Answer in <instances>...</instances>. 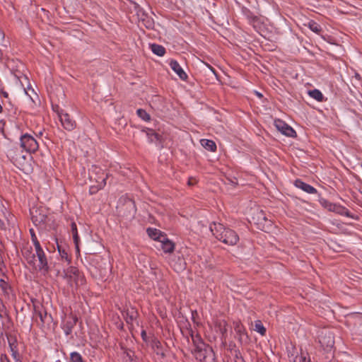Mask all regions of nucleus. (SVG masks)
Returning <instances> with one entry per match:
<instances>
[{
    "mask_svg": "<svg viewBox=\"0 0 362 362\" xmlns=\"http://www.w3.org/2000/svg\"><path fill=\"white\" fill-rule=\"evenodd\" d=\"M1 362H10V361L6 355H1Z\"/></svg>",
    "mask_w": 362,
    "mask_h": 362,
    "instance_id": "obj_35",
    "label": "nucleus"
},
{
    "mask_svg": "<svg viewBox=\"0 0 362 362\" xmlns=\"http://www.w3.org/2000/svg\"><path fill=\"white\" fill-rule=\"evenodd\" d=\"M356 317L358 318L361 324L358 326L354 327V335L355 336L356 339L362 341V315L358 314L356 315Z\"/></svg>",
    "mask_w": 362,
    "mask_h": 362,
    "instance_id": "obj_20",
    "label": "nucleus"
},
{
    "mask_svg": "<svg viewBox=\"0 0 362 362\" xmlns=\"http://www.w3.org/2000/svg\"><path fill=\"white\" fill-rule=\"evenodd\" d=\"M124 205H125L126 208L130 211V212H134L135 211L134 202L132 199H127L125 201V204Z\"/></svg>",
    "mask_w": 362,
    "mask_h": 362,
    "instance_id": "obj_28",
    "label": "nucleus"
},
{
    "mask_svg": "<svg viewBox=\"0 0 362 362\" xmlns=\"http://www.w3.org/2000/svg\"><path fill=\"white\" fill-rule=\"evenodd\" d=\"M137 115L144 121H149L151 119V117L148 113L146 112V110L143 109H138L136 111Z\"/></svg>",
    "mask_w": 362,
    "mask_h": 362,
    "instance_id": "obj_25",
    "label": "nucleus"
},
{
    "mask_svg": "<svg viewBox=\"0 0 362 362\" xmlns=\"http://www.w3.org/2000/svg\"><path fill=\"white\" fill-rule=\"evenodd\" d=\"M293 362H298V361H297V358H293Z\"/></svg>",
    "mask_w": 362,
    "mask_h": 362,
    "instance_id": "obj_43",
    "label": "nucleus"
},
{
    "mask_svg": "<svg viewBox=\"0 0 362 362\" xmlns=\"http://www.w3.org/2000/svg\"><path fill=\"white\" fill-rule=\"evenodd\" d=\"M2 110H3V107H2L1 105L0 104V113L2 112Z\"/></svg>",
    "mask_w": 362,
    "mask_h": 362,
    "instance_id": "obj_40",
    "label": "nucleus"
},
{
    "mask_svg": "<svg viewBox=\"0 0 362 362\" xmlns=\"http://www.w3.org/2000/svg\"><path fill=\"white\" fill-rule=\"evenodd\" d=\"M147 233L151 238L158 242H160L162 238L165 236L160 232V230L156 228H148Z\"/></svg>",
    "mask_w": 362,
    "mask_h": 362,
    "instance_id": "obj_16",
    "label": "nucleus"
},
{
    "mask_svg": "<svg viewBox=\"0 0 362 362\" xmlns=\"http://www.w3.org/2000/svg\"><path fill=\"white\" fill-rule=\"evenodd\" d=\"M235 329L237 332L241 333L243 331V326L240 324L237 323L235 325Z\"/></svg>",
    "mask_w": 362,
    "mask_h": 362,
    "instance_id": "obj_34",
    "label": "nucleus"
},
{
    "mask_svg": "<svg viewBox=\"0 0 362 362\" xmlns=\"http://www.w3.org/2000/svg\"><path fill=\"white\" fill-rule=\"evenodd\" d=\"M306 25L312 31H313L314 33H317V34H319L321 32V30H322V28H321L320 25L318 23H317L316 22L313 21H310L306 24Z\"/></svg>",
    "mask_w": 362,
    "mask_h": 362,
    "instance_id": "obj_22",
    "label": "nucleus"
},
{
    "mask_svg": "<svg viewBox=\"0 0 362 362\" xmlns=\"http://www.w3.org/2000/svg\"><path fill=\"white\" fill-rule=\"evenodd\" d=\"M35 315L36 318H39L42 325L47 322L51 318L50 316L47 315V312L43 309L42 307H35Z\"/></svg>",
    "mask_w": 362,
    "mask_h": 362,
    "instance_id": "obj_12",
    "label": "nucleus"
},
{
    "mask_svg": "<svg viewBox=\"0 0 362 362\" xmlns=\"http://www.w3.org/2000/svg\"><path fill=\"white\" fill-rule=\"evenodd\" d=\"M193 348L192 354L199 362H216V356L213 349L206 344L199 335H191Z\"/></svg>",
    "mask_w": 362,
    "mask_h": 362,
    "instance_id": "obj_1",
    "label": "nucleus"
},
{
    "mask_svg": "<svg viewBox=\"0 0 362 362\" xmlns=\"http://www.w3.org/2000/svg\"><path fill=\"white\" fill-rule=\"evenodd\" d=\"M147 136L150 142H156L159 140V136L153 130L148 129L146 133Z\"/></svg>",
    "mask_w": 362,
    "mask_h": 362,
    "instance_id": "obj_24",
    "label": "nucleus"
},
{
    "mask_svg": "<svg viewBox=\"0 0 362 362\" xmlns=\"http://www.w3.org/2000/svg\"><path fill=\"white\" fill-rule=\"evenodd\" d=\"M32 221L36 226L44 223L47 219V216L44 213L43 209H33L30 211Z\"/></svg>",
    "mask_w": 362,
    "mask_h": 362,
    "instance_id": "obj_9",
    "label": "nucleus"
},
{
    "mask_svg": "<svg viewBox=\"0 0 362 362\" xmlns=\"http://www.w3.org/2000/svg\"><path fill=\"white\" fill-rule=\"evenodd\" d=\"M71 228L76 250L78 252L80 239L78 235L76 224L74 222L71 223Z\"/></svg>",
    "mask_w": 362,
    "mask_h": 362,
    "instance_id": "obj_17",
    "label": "nucleus"
},
{
    "mask_svg": "<svg viewBox=\"0 0 362 362\" xmlns=\"http://www.w3.org/2000/svg\"><path fill=\"white\" fill-rule=\"evenodd\" d=\"M170 68L178 75L182 80L187 78V74L184 71L179 63L175 60H171L170 62Z\"/></svg>",
    "mask_w": 362,
    "mask_h": 362,
    "instance_id": "obj_11",
    "label": "nucleus"
},
{
    "mask_svg": "<svg viewBox=\"0 0 362 362\" xmlns=\"http://www.w3.org/2000/svg\"><path fill=\"white\" fill-rule=\"evenodd\" d=\"M197 182V180L193 177H189L187 182L188 185L192 186Z\"/></svg>",
    "mask_w": 362,
    "mask_h": 362,
    "instance_id": "obj_33",
    "label": "nucleus"
},
{
    "mask_svg": "<svg viewBox=\"0 0 362 362\" xmlns=\"http://www.w3.org/2000/svg\"><path fill=\"white\" fill-rule=\"evenodd\" d=\"M0 291L2 294L6 296H9L12 291L10 286L3 278L0 279Z\"/></svg>",
    "mask_w": 362,
    "mask_h": 362,
    "instance_id": "obj_19",
    "label": "nucleus"
},
{
    "mask_svg": "<svg viewBox=\"0 0 362 362\" xmlns=\"http://www.w3.org/2000/svg\"><path fill=\"white\" fill-rule=\"evenodd\" d=\"M309 95L316 100L321 102L323 100L322 93L317 89H314L308 92Z\"/></svg>",
    "mask_w": 362,
    "mask_h": 362,
    "instance_id": "obj_23",
    "label": "nucleus"
},
{
    "mask_svg": "<svg viewBox=\"0 0 362 362\" xmlns=\"http://www.w3.org/2000/svg\"><path fill=\"white\" fill-rule=\"evenodd\" d=\"M22 170H23V171H26V172H28V171L29 170V169H28V168H26L25 167H23V168H22Z\"/></svg>",
    "mask_w": 362,
    "mask_h": 362,
    "instance_id": "obj_37",
    "label": "nucleus"
},
{
    "mask_svg": "<svg viewBox=\"0 0 362 362\" xmlns=\"http://www.w3.org/2000/svg\"><path fill=\"white\" fill-rule=\"evenodd\" d=\"M4 223H2V221L0 219V226H2Z\"/></svg>",
    "mask_w": 362,
    "mask_h": 362,
    "instance_id": "obj_41",
    "label": "nucleus"
},
{
    "mask_svg": "<svg viewBox=\"0 0 362 362\" xmlns=\"http://www.w3.org/2000/svg\"><path fill=\"white\" fill-rule=\"evenodd\" d=\"M151 51L156 55L159 56V57H162L165 54V48L161 46V45H156V44H153L151 45Z\"/></svg>",
    "mask_w": 362,
    "mask_h": 362,
    "instance_id": "obj_21",
    "label": "nucleus"
},
{
    "mask_svg": "<svg viewBox=\"0 0 362 362\" xmlns=\"http://www.w3.org/2000/svg\"><path fill=\"white\" fill-rule=\"evenodd\" d=\"M0 95H2L4 98L8 99V94L7 92H6L4 90H1ZM6 103H8L9 105L12 106L11 103L9 100H8V101H6ZM3 103L4 105H6V102L3 101Z\"/></svg>",
    "mask_w": 362,
    "mask_h": 362,
    "instance_id": "obj_31",
    "label": "nucleus"
},
{
    "mask_svg": "<svg viewBox=\"0 0 362 362\" xmlns=\"http://www.w3.org/2000/svg\"><path fill=\"white\" fill-rule=\"evenodd\" d=\"M200 144L205 149L210 151L211 152H214L216 150V145L215 142L212 140L201 139Z\"/></svg>",
    "mask_w": 362,
    "mask_h": 362,
    "instance_id": "obj_18",
    "label": "nucleus"
},
{
    "mask_svg": "<svg viewBox=\"0 0 362 362\" xmlns=\"http://www.w3.org/2000/svg\"><path fill=\"white\" fill-rule=\"evenodd\" d=\"M20 141L21 146L28 153H35L39 148L36 139L28 134L22 135Z\"/></svg>",
    "mask_w": 362,
    "mask_h": 362,
    "instance_id": "obj_6",
    "label": "nucleus"
},
{
    "mask_svg": "<svg viewBox=\"0 0 362 362\" xmlns=\"http://www.w3.org/2000/svg\"><path fill=\"white\" fill-rule=\"evenodd\" d=\"M160 243V247L165 253H171L175 249L174 243L165 236L159 242Z\"/></svg>",
    "mask_w": 362,
    "mask_h": 362,
    "instance_id": "obj_13",
    "label": "nucleus"
},
{
    "mask_svg": "<svg viewBox=\"0 0 362 362\" xmlns=\"http://www.w3.org/2000/svg\"><path fill=\"white\" fill-rule=\"evenodd\" d=\"M295 186L299 189H301L304 192L308 194H315L317 190L313 186L301 181L300 180H296L295 181Z\"/></svg>",
    "mask_w": 362,
    "mask_h": 362,
    "instance_id": "obj_14",
    "label": "nucleus"
},
{
    "mask_svg": "<svg viewBox=\"0 0 362 362\" xmlns=\"http://www.w3.org/2000/svg\"><path fill=\"white\" fill-rule=\"evenodd\" d=\"M4 309V305H0V312L2 311Z\"/></svg>",
    "mask_w": 362,
    "mask_h": 362,
    "instance_id": "obj_38",
    "label": "nucleus"
},
{
    "mask_svg": "<svg viewBox=\"0 0 362 362\" xmlns=\"http://www.w3.org/2000/svg\"><path fill=\"white\" fill-rule=\"evenodd\" d=\"M220 332L224 334L227 332V323L225 320H221L218 322Z\"/></svg>",
    "mask_w": 362,
    "mask_h": 362,
    "instance_id": "obj_29",
    "label": "nucleus"
},
{
    "mask_svg": "<svg viewBox=\"0 0 362 362\" xmlns=\"http://www.w3.org/2000/svg\"><path fill=\"white\" fill-rule=\"evenodd\" d=\"M64 278L71 287H77L84 283L83 276L74 267L64 271Z\"/></svg>",
    "mask_w": 362,
    "mask_h": 362,
    "instance_id": "obj_5",
    "label": "nucleus"
},
{
    "mask_svg": "<svg viewBox=\"0 0 362 362\" xmlns=\"http://www.w3.org/2000/svg\"><path fill=\"white\" fill-rule=\"evenodd\" d=\"M23 254L28 264L32 266L35 269L44 270L45 272L48 270L47 260L43 250L42 261H40L39 258L37 250H35V253H33L31 249H25Z\"/></svg>",
    "mask_w": 362,
    "mask_h": 362,
    "instance_id": "obj_3",
    "label": "nucleus"
},
{
    "mask_svg": "<svg viewBox=\"0 0 362 362\" xmlns=\"http://www.w3.org/2000/svg\"><path fill=\"white\" fill-rule=\"evenodd\" d=\"M255 330L259 332L262 336L264 335L266 333V329L260 321L256 322Z\"/></svg>",
    "mask_w": 362,
    "mask_h": 362,
    "instance_id": "obj_26",
    "label": "nucleus"
},
{
    "mask_svg": "<svg viewBox=\"0 0 362 362\" xmlns=\"http://www.w3.org/2000/svg\"><path fill=\"white\" fill-rule=\"evenodd\" d=\"M209 69H211L214 73H215V71H214V68H213V67H211V66H209Z\"/></svg>",
    "mask_w": 362,
    "mask_h": 362,
    "instance_id": "obj_39",
    "label": "nucleus"
},
{
    "mask_svg": "<svg viewBox=\"0 0 362 362\" xmlns=\"http://www.w3.org/2000/svg\"><path fill=\"white\" fill-rule=\"evenodd\" d=\"M59 255L61 256V258L62 259H64L66 260L67 262H70V259L69 258V255L67 254L66 252H65L64 250H61L60 248H59Z\"/></svg>",
    "mask_w": 362,
    "mask_h": 362,
    "instance_id": "obj_30",
    "label": "nucleus"
},
{
    "mask_svg": "<svg viewBox=\"0 0 362 362\" xmlns=\"http://www.w3.org/2000/svg\"><path fill=\"white\" fill-rule=\"evenodd\" d=\"M257 95H259V97L262 96L260 93H257Z\"/></svg>",
    "mask_w": 362,
    "mask_h": 362,
    "instance_id": "obj_44",
    "label": "nucleus"
},
{
    "mask_svg": "<svg viewBox=\"0 0 362 362\" xmlns=\"http://www.w3.org/2000/svg\"><path fill=\"white\" fill-rule=\"evenodd\" d=\"M210 230L216 238L228 245H235L239 240L238 234L233 230L226 228L221 223H213Z\"/></svg>",
    "mask_w": 362,
    "mask_h": 362,
    "instance_id": "obj_2",
    "label": "nucleus"
},
{
    "mask_svg": "<svg viewBox=\"0 0 362 362\" xmlns=\"http://www.w3.org/2000/svg\"><path fill=\"white\" fill-rule=\"evenodd\" d=\"M319 342L320 343L322 346L325 349H327V350L329 348H332V346L334 345L333 337L330 333L327 334V332H326L323 335L320 336V337L319 339Z\"/></svg>",
    "mask_w": 362,
    "mask_h": 362,
    "instance_id": "obj_10",
    "label": "nucleus"
},
{
    "mask_svg": "<svg viewBox=\"0 0 362 362\" xmlns=\"http://www.w3.org/2000/svg\"><path fill=\"white\" fill-rule=\"evenodd\" d=\"M71 362H83L82 356L78 352H72L70 355Z\"/></svg>",
    "mask_w": 362,
    "mask_h": 362,
    "instance_id": "obj_27",
    "label": "nucleus"
},
{
    "mask_svg": "<svg viewBox=\"0 0 362 362\" xmlns=\"http://www.w3.org/2000/svg\"><path fill=\"white\" fill-rule=\"evenodd\" d=\"M274 126L281 134L285 136L294 138L296 136L295 130L285 122L281 119H277L274 120Z\"/></svg>",
    "mask_w": 362,
    "mask_h": 362,
    "instance_id": "obj_7",
    "label": "nucleus"
},
{
    "mask_svg": "<svg viewBox=\"0 0 362 362\" xmlns=\"http://www.w3.org/2000/svg\"><path fill=\"white\" fill-rule=\"evenodd\" d=\"M310 358H307L306 356L301 354L300 358H299V362H310Z\"/></svg>",
    "mask_w": 362,
    "mask_h": 362,
    "instance_id": "obj_32",
    "label": "nucleus"
},
{
    "mask_svg": "<svg viewBox=\"0 0 362 362\" xmlns=\"http://www.w3.org/2000/svg\"><path fill=\"white\" fill-rule=\"evenodd\" d=\"M345 214H346V216H349V212H348V211H346V212L345 213Z\"/></svg>",
    "mask_w": 362,
    "mask_h": 362,
    "instance_id": "obj_42",
    "label": "nucleus"
},
{
    "mask_svg": "<svg viewBox=\"0 0 362 362\" xmlns=\"http://www.w3.org/2000/svg\"><path fill=\"white\" fill-rule=\"evenodd\" d=\"M30 233L31 235L32 241L35 246V250H37L39 258H40V261H42V257H43L42 248L41 247L39 241L37 240V238L34 233V230L32 228L30 229Z\"/></svg>",
    "mask_w": 362,
    "mask_h": 362,
    "instance_id": "obj_15",
    "label": "nucleus"
},
{
    "mask_svg": "<svg viewBox=\"0 0 362 362\" xmlns=\"http://www.w3.org/2000/svg\"><path fill=\"white\" fill-rule=\"evenodd\" d=\"M58 116L62 125L65 129L71 131L76 127V122L71 118L68 113L61 110L58 112Z\"/></svg>",
    "mask_w": 362,
    "mask_h": 362,
    "instance_id": "obj_8",
    "label": "nucleus"
},
{
    "mask_svg": "<svg viewBox=\"0 0 362 362\" xmlns=\"http://www.w3.org/2000/svg\"><path fill=\"white\" fill-rule=\"evenodd\" d=\"M10 217L11 218V216L9 214H8V216L5 215V218L7 219V221L8 222L10 221Z\"/></svg>",
    "mask_w": 362,
    "mask_h": 362,
    "instance_id": "obj_36",
    "label": "nucleus"
},
{
    "mask_svg": "<svg viewBox=\"0 0 362 362\" xmlns=\"http://www.w3.org/2000/svg\"><path fill=\"white\" fill-rule=\"evenodd\" d=\"M90 179L95 180L97 183L96 185H92L90 187L91 194H94L99 189H103L106 185L107 175H105L103 170L97 166H93L90 172Z\"/></svg>",
    "mask_w": 362,
    "mask_h": 362,
    "instance_id": "obj_4",
    "label": "nucleus"
}]
</instances>
